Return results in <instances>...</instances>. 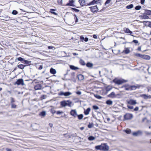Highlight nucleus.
Instances as JSON below:
<instances>
[{"mask_svg": "<svg viewBox=\"0 0 151 151\" xmlns=\"http://www.w3.org/2000/svg\"><path fill=\"white\" fill-rule=\"evenodd\" d=\"M80 64L82 65H86L84 61L82 59H81L79 61Z\"/></svg>", "mask_w": 151, "mask_h": 151, "instance_id": "nucleus-33", "label": "nucleus"}, {"mask_svg": "<svg viewBox=\"0 0 151 151\" xmlns=\"http://www.w3.org/2000/svg\"><path fill=\"white\" fill-rule=\"evenodd\" d=\"M69 80L72 81L74 82H76V80L74 77H72L70 79H69Z\"/></svg>", "mask_w": 151, "mask_h": 151, "instance_id": "nucleus-47", "label": "nucleus"}, {"mask_svg": "<svg viewBox=\"0 0 151 151\" xmlns=\"http://www.w3.org/2000/svg\"><path fill=\"white\" fill-rule=\"evenodd\" d=\"M141 8V6L139 5V6H137L135 7V9L136 10H139V9H140Z\"/></svg>", "mask_w": 151, "mask_h": 151, "instance_id": "nucleus-46", "label": "nucleus"}, {"mask_svg": "<svg viewBox=\"0 0 151 151\" xmlns=\"http://www.w3.org/2000/svg\"><path fill=\"white\" fill-rule=\"evenodd\" d=\"M88 139L90 141H92L94 139V137L91 136L88 137Z\"/></svg>", "mask_w": 151, "mask_h": 151, "instance_id": "nucleus-36", "label": "nucleus"}, {"mask_svg": "<svg viewBox=\"0 0 151 151\" xmlns=\"http://www.w3.org/2000/svg\"><path fill=\"white\" fill-rule=\"evenodd\" d=\"M125 132L127 134H130L131 132V130L130 129H127L125 131Z\"/></svg>", "mask_w": 151, "mask_h": 151, "instance_id": "nucleus-48", "label": "nucleus"}, {"mask_svg": "<svg viewBox=\"0 0 151 151\" xmlns=\"http://www.w3.org/2000/svg\"><path fill=\"white\" fill-rule=\"evenodd\" d=\"M95 112H96L98 115H99V116H101V114L100 112L99 111H95Z\"/></svg>", "mask_w": 151, "mask_h": 151, "instance_id": "nucleus-63", "label": "nucleus"}, {"mask_svg": "<svg viewBox=\"0 0 151 151\" xmlns=\"http://www.w3.org/2000/svg\"><path fill=\"white\" fill-rule=\"evenodd\" d=\"M124 52L125 54H127L130 52V50L128 48H126L124 51Z\"/></svg>", "mask_w": 151, "mask_h": 151, "instance_id": "nucleus-34", "label": "nucleus"}, {"mask_svg": "<svg viewBox=\"0 0 151 151\" xmlns=\"http://www.w3.org/2000/svg\"><path fill=\"white\" fill-rule=\"evenodd\" d=\"M39 115L42 117L46 115V111H42L40 113Z\"/></svg>", "mask_w": 151, "mask_h": 151, "instance_id": "nucleus-28", "label": "nucleus"}, {"mask_svg": "<svg viewBox=\"0 0 151 151\" xmlns=\"http://www.w3.org/2000/svg\"><path fill=\"white\" fill-rule=\"evenodd\" d=\"M138 41L136 40H134L132 42H134L135 44H137L138 43Z\"/></svg>", "mask_w": 151, "mask_h": 151, "instance_id": "nucleus-54", "label": "nucleus"}, {"mask_svg": "<svg viewBox=\"0 0 151 151\" xmlns=\"http://www.w3.org/2000/svg\"><path fill=\"white\" fill-rule=\"evenodd\" d=\"M95 97L99 99H101L102 98V97L99 95H95Z\"/></svg>", "mask_w": 151, "mask_h": 151, "instance_id": "nucleus-55", "label": "nucleus"}, {"mask_svg": "<svg viewBox=\"0 0 151 151\" xmlns=\"http://www.w3.org/2000/svg\"><path fill=\"white\" fill-rule=\"evenodd\" d=\"M70 71V70H67L66 73L64 74V76L65 77L68 74V72Z\"/></svg>", "mask_w": 151, "mask_h": 151, "instance_id": "nucleus-62", "label": "nucleus"}, {"mask_svg": "<svg viewBox=\"0 0 151 151\" xmlns=\"http://www.w3.org/2000/svg\"><path fill=\"white\" fill-rule=\"evenodd\" d=\"M76 93L78 95H80L81 93V91H78L76 92Z\"/></svg>", "mask_w": 151, "mask_h": 151, "instance_id": "nucleus-53", "label": "nucleus"}, {"mask_svg": "<svg viewBox=\"0 0 151 151\" xmlns=\"http://www.w3.org/2000/svg\"><path fill=\"white\" fill-rule=\"evenodd\" d=\"M62 0H58V2L59 4L61 5L62 4Z\"/></svg>", "mask_w": 151, "mask_h": 151, "instance_id": "nucleus-52", "label": "nucleus"}, {"mask_svg": "<svg viewBox=\"0 0 151 151\" xmlns=\"http://www.w3.org/2000/svg\"><path fill=\"white\" fill-rule=\"evenodd\" d=\"M86 66L88 68L92 67L93 66V64L90 62H88L86 64Z\"/></svg>", "mask_w": 151, "mask_h": 151, "instance_id": "nucleus-29", "label": "nucleus"}, {"mask_svg": "<svg viewBox=\"0 0 151 151\" xmlns=\"http://www.w3.org/2000/svg\"><path fill=\"white\" fill-rule=\"evenodd\" d=\"M50 112L52 114H54L56 112V111L53 109H51Z\"/></svg>", "mask_w": 151, "mask_h": 151, "instance_id": "nucleus-49", "label": "nucleus"}, {"mask_svg": "<svg viewBox=\"0 0 151 151\" xmlns=\"http://www.w3.org/2000/svg\"><path fill=\"white\" fill-rule=\"evenodd\" d=\"M112 101L110 100H108L106 102V103L109 105H111L112 104Z\"/></svg>", "mask_w": 151, "mask_h": 151, "instance_id": "nucleus-35", "label": "nucleus"}, {"mask_svg": "<svg viewBox=\"0 0 151 151\" xmlns=\"http://www.w3.org/2000/svg\"><path fill=\"white\" fill-rule=\"evenodd\" d=\"M136 56L138 57L142 58V55H141L139 53H136L135 54Z\"/></svg>", "mask_w": 151, "mask_h": 151, "instance_id": "nucleus-42", "label": "nucleus"}, {"mask_svg": "<svg viewBox=\"0 0 151 151\" xmlns=\"http://www.w3.org/2000/svg\"><path fill=\"white\" fill-rule=\"evenodd\" d=\"M137 88V87L135 86H130L125 87V89L126 90H134Z\"/></svg>", "mask_w": 151, "mask_h": 151, "instance_id": "nucleus-11", "label": "nucleus"}, {"mask_svg": "<svg viewBox=\"0 0 151 151\" xmlns=\"http://www.w3.org/2000/svg\"><path fill=\"white\" fill-rule=\"evenodd\" d=\"M14 84H17L18 85H21L22 86H24V83L23 79L22 78H19L17 79L16 81L15 82Z\"/></svg>", "mask_w": 151, "mask_h": 151, "instance_id": "nucleus-5", "label": "nucleus"}, {"mask_svg": "<svg viewBox=\"0 0 151 151\" xmlns=\"http://www.w3.org/2000/svg\"><path fill=\"white\" fill-rule=\"evenodd\" d=\"M111 1V0H106L105 3V4L106 5L107 4H109L110 3Z\"/></svg>", "mask_w": 151, "mask_h": 151, "instance_id": "nucleus-57", "label": "nucleus"}, {"mask_svg": "<svg viewBox=\"0 0 151 151\" xmlns=\"http://www.w3.org/2000/svg\"><path fill=\"white\" fill-rule=\"evenodd\" d=\"M70 8L73 10L74 11L76 12H79V10L77 9L70 7Z\"/></svg>", "mask_w": 151, "mask_h": 151, "instance_id": "nucleus-38", "label": "nucleus"}, {"mask_svg": "<svg viewBox=\"0 0 151 151\" xmlns=\"http://www.w3.org/2000/svg\"><path fill=\"white\" fill-rule=\"evenodd\" d=\"M54 47L52 46H48V48L49 49H52Z\"/></svg>", "mask_w": 151, "mask_h": 151, "instance_id": "nucleus-59", "label": "nucleus"}, {"mask_svg": "<svg viewBox=\"0 0 151 151\" xmlns=\"http://www.w3.org/2000/svg\"><path fill=\"white\" fill-rule=\"evenodd\" d=\"M27 66L29 65H27V64L24 65L22 64H20L19 65H17V66L18 68L23 70L24 69V67Z\"/></svg>", "mask_w": 151, "mask_h": 151, "instance_id": "nucleus-15", "label": "nucleus"}, {"mask_svg": "<svg viewBox=\"0 0 151 151\" xmlns=\"http://www.w3.org/2000/svg\"><path fill=\"white\" fill-rule=\"evenodd\" d=\"M72 94V93L69 91L64 92L62 91H60L58 93V94L59 96H64L67 97L71 95Z\"/></svg>", "mask_w": 151, "mask_h": 151, "instance_id": "nucleus-4", "label": "nucleus"}, {"mask_svg": "<svg viewBox=\"0 0 151 151\" xmlns=\"http://www.w3.org/2000/svg\"><path fill=\"white\" fill-rule=\"evenodd\" d=\"M43 68V66L42 65H40L39 66V67L38 68V69L39 70H41Z\"/></svg>", "mask_w": 151, "mask_h": 151, "instance_id": "nucleus-61", "label": "nucleus"}, {"mask_svg": "<svg viewBox=\"0 0 151 151\" xmlns=\"http://www.w3.org/2000/svg\"><path fill=\"white\" fill-rule=\"evenodd\" d=\"M17 59L18 61H20L21 63L24 64L29 65V66L31 65V61L25 60L24 58L21 57L18 58Z\"/></svg>", "mask_w": 151, "mask_h": 151, "instance_id": "nucleus-3", "label": "nucleus"}, {"mask_svg": "<svg viewBox=\"0 0 151 151\" xmlns=\"http://www.w3.org/2000/svg\"><path fill=\"white\" fill-rule=\"evenodd\" d=\"M72 102L70 100H63L60 102V105L62 107L65 106L71 107Z\"/></svg>", "mask_w": 151, "mask_h": 151, "instance_id": "nucleus-1", "label": "nucleus"}, {"mask_svg": "<svg viewBox=\"0 0 151 151\" xmlns=\"http://www.w3.org/2000/svg\"><path fill=\"white\" fill-rule=\"evenodd\" d=\"M133 7V5L132 4L129 5H128L126 6V8L127 9H130L132 8Z\"/></svg>", "mask_w": 151, "mask_h": 151, "instance_id": "nucleus-39", "label": "nucleus"}, {"mask_svg": "<svg viewBox=\"0 0 151 151\" xmlns=\"http://www.w3.org/2000/svg\"><path fill=\"white\" fill-rule=\"evenodd\" d=\"M77 116L78 117V119L79 120H81L82 119L83 116V114H81L79 115H78L77 114Z\"/></svg>", "mask_w": 151, "mask_h": 151, "instance_id": "nucleus-32", "label": "nucleus"}, {"mask_svg": "<svg viewBox=\"0 0 151 151\" xmlns=\"http://www.w3.org/2000/svg\"><path fill=\"white\" fill-rule=\"evenodd\" d=\"M93 123H89L88 125V127L89 128H91L93 127Z\"/></svg>", "mask_w": 151, "mask_h": 151, "instance_id": "nucleus-45", "label": "nucleus"}, {"mask_svg": "<svg viewBox=\"0 0 151 151\" xmlns=\"http://www.w3.org/2000/svg\"><path fill=\"white\" fill-rule=\"evenodd\" d=\"M84 37L83 36H81L80 37V39L81 41H84Z\"/></svg>", "mask_w": 151, "mask_h": 151, "instance_id": "nucleus-58", "label": "nucleus"}, {"mask_svg": "<svg viewBox=\"0 0 151 151\" xmlns=\"http://www.w3.org/2000/svg\"><path fill=\"white\" fill-rule=\"evenodd\" d=\"M145 133L147 135H150L151 134V132H149L147 131H144Z\"/></svg>", "mask_w": 151, "mask_h": 151, "instance_id": "nucleus-56", "label": "nucleus"}, {"mask_svg": "<svg viewBox=\"0 0 151 151\" xmlns=\"http://www.w3.org/2000/svg\"><path fill=\"white\" fill-rule=\"evenodd\" d=\"M127 102L128 104L131 105H134L137 104L136 100L132 99H130L129 100H127Z\"/></svg>", "mask_w": 151, "mask_h": 151, "instance_id": "nucleus-8", "label": "nucleus"}, {"mask_svg": "<svg viewBox=\"0 0 151 151\" xmlns=\"http://www.w3.org/2000/svg\"><path fill=\"white\" fill-rule=\"evenodd\" d=\"M70 14H72L74 16V19L75 20V22L76 23H77L78 22V17L75 14H72L71 13H70L69 12H66V14H68V15H70Z\"/></svg>", "mask_w": 151, "mask_h": 151, "instance_id": "nucleus-13", "label": "nucleus"}, {"mask_svg": "<svg viewBox=\"0 0 151 151\" xmlns=\"http://www.w3.org/2000/svg\"><path fill=\"white\" fill-rule=\"evenodd\" d=\"M42 87V85L40 84H37L34 86V89L35 90H40Z\"/></svg>", "mask_w": 151, "mask_h": 151, "instance_id": "nucleus-14", "label": "nucleus"}, {"mask_svg": "<svg viewBox=\"0 0 151 151\" xmlns=\"http://www.w3.org/2000/svg\"><path fill=\"white\" fill-rule=\"evenodd\" d=\"M78 2L82 6H84L86 4L85 0H79Z\"/></svg>", "mask_w": 151, "mask_h": 151, "instance_id": "nucleus-21", "label": "nucleus"}, {"mask_svg": "<svg viewBox=\"0 0 151 151\" xmlns=\"http://www.w3.org/2000/svg\"><path fill=\"white\" fill-rule=\"evenodd\" d=\"M56 114H62L63 113V112L62 111H56Z\"/></svg>", "mask_w": 151, "mask_h": 151, "instance_id": "nucleus-50", "label": "nucleus"}, {"mask_svg": "<svg viewBox=\"0 0 151 151\" xmlns=\"http://www.w3.org/2000/svg\"><path fill=\"white\" fill-rule=\"evenodd\" d=\"M116 95L115 93L114 92H112L108 96L109 97L111 98H114L116 97Z\"/></svg>", "mask_w": 151, "mask_h": 151, "instance_id": "nucleus-26", "label": "nucleus"}, {"mask_svg": "<svg viewBox=\"0 0 151 151\" xmlns=\"http://www.w3.org/2000/svg\"><path fill=\"white\" fill-rule=\"evenodd\" d=\"M142 58L145 60H149L150 59V57L148 55H143L142 56Z\"/></svg>", "mask_w": 151, "mask_h": 151, "instance_id": "nucleus-22", "label": "nucleus"}, {"mask_svg": "<svg viewBox=\"0 0 151 151\" xmlns=\"http://www.w3.org/2000/svg\"><path fill=\"white\" fill-rule=\"evenodd\" d=\"M97 150H103L104 151H106L109 150V147L106 144H101V145L96 146L95 147Z\"/></svg>", "mask_w": 151, "mask_h": 151, "instance_id": "nucleus-2", "label": "nucleus"}, {"mask_svg": "<svg viewBox=\"0 0 151 151\" xmlns=\"http://www.w3.org/2000/svg\"><path fill=\"white\" fill-rule=\"evenodd\" d=\"M142 134V132L140 130H138L133 133L132 135L134 136H138Z\"/></svg>", "mask_w": 151, "mask_h": 151, "instance_id": "nucleus-10", "label": "nucleus"}, {"mask_svg": "<svg viewBox=\"0 0 151 151\" xmlns=\"http://www.w3.org/2000/svg\"><path fill=\"white\" fill-rule=\"evenodd\" d=\"M12 14L14 15H16L18 14V12L16 10H13L12 11Z\"/></svg>", "mask_w": 151, "mask_h": 151, "instance_id": "nucleus-41", "label": "nucleus"}, {"mask_svg": "<svg viewBox=\"0 0 151 151\" xmlns=\"http://www.w3.org/2000/svg\"><path fill=\"white\" fill-rule=\"evenodd\" d=\"M11 108L12 109H16L17 108V105L14 103L11 104Z\"/></svg>", "mask_w": 151, "mask_h": 151, "instance_id": "nucleus-37", "label": "nucleus"}, {"mask_svg": "<svg viewBox=\"0 0 151 151\" xmlns=\"http://www.w3.org/2000/svg\"><path fill=\"white\" fill-rule=\"evenodd\" d=\"M101 0H98V1L95 0V4H97V5H96L95 7V12L99 10L98 8V6H100L101 5Z\"/></svg>", "mask_w": 151, "mask_h": 151, "instance_id": "nucleus-7", "label": "nucleus"}, {"mask_svg": "<svg viewBox=\"0 0 151 151\" xmlns=\"http://www.w3.org/2000/svg\"><path fill=\"white\" fill-rule=\"evenodd\" d=\"M112 86H108L106 88V91L107 92L110 91L112 89Z\"/></svg>", "mask_w": 151, "mask_h": 151, "instance_id": "nucleus-30", "label": "nucleus"}, {"mask_svg": "<svg viewBox=\"0 0 151 151\" xmlns=\"http://www.w3.org/2000/svg\"><path fill=\"white\" fill-rule=\"evenodd\" d=\"M10 104H12L13 103H14L15 102V101L14 100V99L12 97H11L10 98Z\"/></svg>", "mask_w": 151, "mask_h": 151, "instance_id": "nucleus-40", "label": "nucleus"}, {"mask_svg": "<svg viewBox=\"0 0 151 151\" xmlns=\"http://www.w3.org/2000/svg\"><path fill=\"white\" fill-rule=\"evenodd\" d=\"M57 11L56 9H51L50 10L49 12L52 14L56 15H58V14L57 13L55 12Z\"/></svg>", "mask_w": 151, "mask_h": 151, "instance_id": "nucleus-17", "label": "nucleus"}, {"mask_svg": "<svg viewBox=\"0 0 151 151\" xmlns=\"http://www.w3.org/2000/svg\"><path fill=\"white\" fill-rule=\"evenodd\" d=\"M77 77L78 80L80 81H82L84 79V77L83 75L80 74L77 75Z\"/></svg>", "mask_w": 151, "mask_h": 151, "instance_id": "nucleus-18", "label": "nucleus"}, {"mask_svg": "<svg viewBox=\"0 0 151 151\" xmlns=\"http://www.w3.org/2000/svg\"><path fill=\"white\" fill-rule=\"evenodd\" d=\"M139 110V107H136L134 109V111H137Z\"/></svg>", "mask_w": 151, "mask_h": 151, "instance_id": "nucleus-64", "label": "nucleus"}, {"mask_svg": "<svg viewBox=\"0 0 151 151\" xmlns=\"http://www.w3.org/2000/svg\"><path fill=\"white\" fill-rule=\"evenodd\" d=\"M141 96L145 99H151V95H147L146 94H142L141 95Z\"/></svg>", "mask_w": 151, "mask_h": 151, "instance_id": "nucleus-19", "label": "nucleus"}, {"mask_svg": "<svg viewBox=\"0 0 151 151\" xmlns=\"http://www.w3.org/2000/svg\"><path fill=\"white\" fill-rule=\"evenodd\" d=\"M70 114L74 117H76L77 116V112L76 109H72L71 110L70 112Z\"/></svg>", "mask_w": 151, "mask_h": 151, "instance_id": "nucleus-9", "label": "nucleus"}, {"mask_svg": "<svg viewBox=\"0 0 151 151\" xmlns=\"http://www.w3.org/2000/svg\"><path fill=\"white\" fill-rule=\"evenodd\" d=\"M127 107L128 108L131 109H133V106H130L129 105H127Z\"/></svg>", "mask_w": 151, "mask_h": 151, "instance_id": "nucleus-51", "label": "nucleus"}, {"mask_svg": "<svg viewBox=\"0 0 151 151\" xmlns=\"http://www.w3.org/2000/svg\"><path fill=\"white\" fill-rule=\"evenodd\" d=\"M144 14L147 15H151V11L149 10H145Z\"/></svg>", "mask_w": 151, "mask_h": 151, "instance_id": "nucleus-23", "label": "nucleus"}, {"mask_svg": "<svg viewBox=\"0 0 151 151\" xmlns=\"http://www.w3.org/2000/svg\"><path fill=\"white\" fill-rule=\"evenodd\" d=\"M124 32L127 33H129L132 34V32L130 31L129 29L127 28H125L124 29Z\"/></svg>", "mask_w": 151, "mask_h": 151, "instance_id": "nucleus-27", "label": "nucleus"}, {"mask_svg": "<svg viewBox=\"0 0 151 151\" xmlns=\"http://www.w3.org/2000/svg\"><path fill=\"white\" fill-rule=\"evenodd\" d=\"M74 1L73 0H69L68 3L66 4V6H75L73 4Z\"/></svg>", "mask_w": 151, "mask_h": 151, "instance_id": "nucleus-16", "label": "nucleus"}, {"mask_svg": "<svg viewBox=\"0 0 151 151\" xmlns=\"http://www.w3.org/2000/svg\"><path fill=\"white\" fill-rule=\"evenodd\" d=\"M132 115L130 114H126L124 116V118L126 120L130 119L132 117Z\"/></svg>", "mask_w": 151, "mask_h": 151, "instance_id": "nucleus-12", "label": "nucleus"}, {"mask_svg": "<svg viewBox=\"0 0 151 151\" xmlns=\"http://www.w3.org/2000/svg\"><path fill=\"white\" fill-rule=\"evenodd\" d=\"M142 19H151L150 18H149V16L147 15L144 14L142 16Z\"/></svg>", "mask_w": 151, "mask_h": 151, "instance_id": "nucleus-31", "label": "nucleus"}, {"mask_svg": "<svg viewBox=\"0 0 151 151\" xmlns=\"http://www.w3.org/2000/svg\"><path fill=\"white\" fill-rule=\"evenodd\" d=\"M45 96H46L45 95H43L41 96V98L42 99H44L45 98Z\"/></svg>", "mask_w": 151, "mask_h": 151, "instance_id": "nucleus-60", "label": "nucleus"}, {"mask_svg": "<svg viewBox=\"0 0 151 151\" xmlns=\"http://www.w3.org/2000/svg\"><path fill=\"white\" fill-rule=\"evenodd\" d=\"M70 68L72 70H77L79 69V68L75 66L72 65H69Z\"/></svg>", "mask_w": 151, "mask_h": 151, "instance_id": "nucleus-20", "label": "nucleus"}, {"mask_svg": "<svg viewBox=\"0 0 151 151\" xmlns=\"http://www.w3.org/2000/svg\"><path fill=\"white\" fill-rule=\"evenodd\" d=\"M94 4V0H93L91 2L88 4L87 5L90 6Z\"/></svg>", "mask_w": 151, "mask_h": 151, "instance_id": "nucleus-44", "label": "nucleus"}, {"mask_svg": "<svg viewBox=\"0 0 151 151\" xmlns=\"http://www.w3.org/2000/svg\"><path fill=\"white\" fill-rule=\"evenodd\" d=\"M90 10L92 12L94 13V6L89 7Z\"/></svg>", "mask_w": 151, "mask_h": 151, "instance_id": "nucleus-43", "label": "nucleus"}, {"mask_svg": "<svg viewBox=\"0 0 151 151\" xmlns=\"http://www.w3.org/2000/svg\"><path fill=\"white\" fill-rule=\"evenodd\" d=\"M126 81L124 80L115 79L113 80L114 82L118 85L121 84L125 82Z\"/></svg>", "mask_w": 151, "mask_h": 151, "instance_id": "nucleus-6", "label": "nucleus"}, {"mask_svg": "<svg viewBox=\"0 0 151 151\" xmlns=\"http://www.w3.org/2000/svg\"><path fill=\"white\" fill-rule=\"evenodd\" d=\"M91 110V109L90 108H88L86 110H85L84 111V114L85 115H87L89 114V112Z\"/></svg>", "mask_w": 151, "mask_h": 151, "instance_id": "nucleus-25", "label": "nucleus"}, {"mask_svg": "<svg viewBox=\"0 0 151 151\" xmlns=\"http://www.w3.org/2000/svg\"><path fill=\"white\" fill-rule=\"evenodd\" d=\"M50 72L52 74H56V72L55 69L51 68L50 69Z\"/></svg>", "mask_w": 151, "mask_h": 151, "instance_id": "nucleus-24", "label": "nucleus"}]
</instances>
